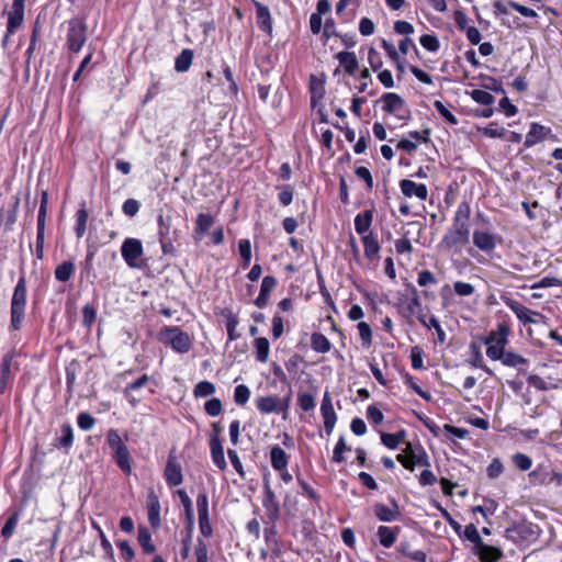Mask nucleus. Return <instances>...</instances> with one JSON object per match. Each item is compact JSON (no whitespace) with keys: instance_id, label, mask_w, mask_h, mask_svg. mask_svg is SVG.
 I'll list each match as a JSON object with an SVG mask.
<instances>
[{"instance_id":"393cba45","label":"nucleus","mask_w":562,"mask_h":562,"mask_svg":"<svg viewBox=\"0 0 562 562\" xmlns=\"http://www.w3.org/2000/svg\"><path fill=\"white\" fill-rule=\"evenodd\" d=\"M270 460L271 465L277 471H283L285 470L288 462H289V456L285 453V451L279 447L274 446L272 447L270 451Z\"/></svg>"},{"instance_id":"5fc2aeb1","label":"nucleus","mask_w":562,"mask_h":562,"mask_svg":"<svg viewBox=\"0 0 562 562\" xmlns=\"http://www.w3.org/2000/svg\"><path fill=\"white\" fill-rule=\"evenodd\" d=\"M198 515L200 517H209V498L206 493H200L196 497Z\"/></svg>"},{"instance_id":"2f4dec72","label":"nucleus","mask_w":562,"mask_h":562,"mask_svg":"<svg viewBox=\"0 0 562 562\" xmlns=\"http://www.w3.org/2000/svg\"><path fill=\"white\" fill-rule=\"evenodd\" d=\"M75 273V265L71 260L64 261L55 269V278L60 282H67Z\"/></svg>"},{"instance_id":"9d476101","label":"nucleus","mask_w":562,"mask_h":562,"mask_svg":"<svg viewBox=\"0 0 562 562\" xmlns=\"http://www.w3.org/2000/svg\"><path fill=\"white\" fill-rule=\"evenodd\" d=\"M290 397L284 403L278 396H259L256 398V407L261 414L280 413L288 409Z\"/></svg>"},{"instance_id":"052dcab7","label":"nucleus","mask_w":562,"mask_h":562,"mask_svg":"<svg viewBox=\"0 0 562 562\" xmlns=\"http://www.w3.org/2000/svg\"><path fill=\"white\" fill-rule=\"evenodd\" d=\"M18 520H19V514L18 513H14L12 516L9 517V519L7 520V522L4 524L2 530H1V535L4 537V538H10L13 533V530L18 524Z\"/></svg>"},{"instance_id":"39448f33","label":"nucleus","mask_w":562,"mask_h":562,"mask_svg":"<svg viewBox=\"0 0 562 562\" xmlns=\"http://www.w3.org/2000/svg\"><path fill=\"white\" fill-rule=\"evenodd\" d=\"M87 23L83 18H74L68 22L66 45L72 53L81 50L87 41Z\"/></svg>"},{"instance_id":"f03ea898","label":"nucleus","mask_w":562,"mask_h":562,"mask_svg":"<svg viewBox=\"0 0 562 562\" xmlns=\"http://www.w3.org/2000/svg\"><path fill=\"white\" fill-rule=\"evenodd\" d=\"M509 334L508 325L501 323L496 329L491 330L485 337L481 338L482 342L487 346L486 356L491 360L496 361L498 358H503Z\"/></svg>"},{"instance_id":"338daca9","label":"nucleus","mask_w":562,"mask_h":562,"mask_svg":"<svg viewBox=\"0 0 562 562\" xmlns=\"http://www.w3.org/2000/svg\"><path fill=\"white\" fill-rule=\"evenodd\" d=\"M411 362L412 367L415 370H420L424 368L423 363V351L419 347H414L411 352Z\"/></svg>"},{"instance_id":"6e6d98bb","label":"nucleus","mask_w":562,"mask_h":562,"mask_svg":"<svg viewBox=\"0 0 562 562\" xmlns=\"http://www.w3.org/2000/svg\"><path fill=\"white\" fill-rule=\"evenodd\" d=\"M350 448H348L346 446V442H345V439L344 437H340L338 442L336 443L335 448H334V452H333V461L336 462V463H341L345 461V458H344V452L346 450H349Z\"/></svg>"},{"instance_id":"f8f14e48","label":"nucleus","mask_w":562,"mask_h":562,"mask_svg":"<svg viewBox=\"0 0 562 562\" xmlns=\"http://www.w3.org/2000/svg\"><path fill=\"white\" fill-rule=\"evenodd\" d=\"M263 507L266 509L267 516L271 521H277L280 515V504L277 499L274 492L272 491L269 481L265 480L263 484Z\"/></svg>"},{"instance_id":"0eeeda50","label":"nucleus","mask_w":562,"mask_h":562,"mask_svg":"<svg viewBox=\"0 0 562 562\" xmlns=\"http://www.w3.org/2000/svg\"><path fill=\"white\" fill-rule=\"evenodd\" d=\"M26 0H13L11 10L8 12L7 32L2 38V47L5 49L9 45L10 36L16 32L24 20V7Z\"/></svg>"},{"instance_id":"e433bc0d","label":"nucleus","mask_w":562,"mask_h":562,"mask_svg":"<svg viewBox=\"0 0 562 562\" xmlns=\"http://www.w3.org/2000/svg\"><path fill=\"white\" fill-rule=\"evenodd\" d=\"M137 540H138L139 546L143 548V550L146 553H153L156 550V548L151 541V535L146 527L138 528Z\"/></svg>"},{"instance_id":"ddd939ff","label":"nucleus","mask_w":562,"mask_h":562,"mask_svg":"<svg viewBox=\"0 0 562 562\" xmlns=\"http://www.w3.org/2000/svg\"><path fill=\"white\" fill-rule=\"evenodd\" d=\"M321 414L324 418V428L327 435L333 432L335 424L337 422V416L331 403V398L328 392H325L322 404H321Z\"/></svg>"},{"instance_id":"58836bf2","label":"nucleus","mask_w":562,"mask_h":562,"mask_svg":"<svg viewBox=\"0 0 562 562\" xmlns=\"http://www.w3.org/2000/svg\"><path fill=\"white\" fill-rule=\"evenodd\" d=\"M406 432L405 430H401L396 434H381V441L384 446H386L390 449H395L398 443L404 439Z\"/></svg>"},{"instance_id":"7ed1b4c3","label":"nucleus","mask_w":562,"mask_h":562,"mask_svg":"<svg viewBox=\"0 0 562 562\" xmlns=\"http://www.w3.org/2000/svg\"><path fill=\"white\" fill-rule=\"evenodd\" d=\"M26 306V281L21 277L14 288L11 300V328L19 330L25 315Z\"/></svg>"},{"instance_id":"37998d69","label":"nucleus","mask_w":562,"mask_h":562,"mask_svg":"<svg viewBox=\"0 0 562 562\" xmlns=\"http://www.w3.org/2000/svg\"><path fill=\"white\" fill-rule=\"evenodd\" d=\"M527 380L530 385L535 386L539 391H548V390L558 387L557 384L548 383L547 381H544L541 376H539L537 374L528 375Z\"/></svg>"},{"instance_id":"6e6552de","label":"nucleus","mask_w":562,"mask_h":562,"mask_svg":"<svg viewBox=\"0 0 562 562\" xmlns=\"http://www.w3.org/2000/svg\"><path fill=\"white\" fill-rule=\"evenodd\" d=\"M48 193L42 191L41 204L37 216V234H36V257L37 259L43 258L44 239H45V218L47 214Z\"/></svg>"},{"instance_id":"c9c22d12","label":"nucleus","mask_w":562,"mask_h":562,"mask_svg":"<svg viewBox=\"0 0 562 562\" xmlns=\"http://www.w3.org/2000/svg\"><path fill=\"white\" fill-rule=\"evenodd\" d=\"M311 346L315 351L322 352V353L329 351L330 347H331L327 337L321 333L312 334Z\"/></svg>"},{"instance_id":"13d9d810","label":"nucleus","mask_w":562,"mask_h":562,"mask_svg":"<svg viewBox=\"0 0 562 562\" xmlns=\"http://www.w3.org/2000/svg\"><path fill=\"white\" fill-rule=\"evenodd\" d=\"M513 461L515 465L521 471H528L532 465L531 459L524 453L514 454Z\"/></svg>"},{"instance_id":"1a4fd4ad","label":"nucleus","mask_w":562,"mask_h":562,"mask_svg":"<svg viewBox=\"0 0 562 562\" xmlns=\"http://www.w3.org/2000/svg\"><path fill=\"white\" fill-rule=\"evenodd\" d=\"M121 252L131 268L138 267L136 260L143 255L142 241L136 238H126L122 244Z\"/></svg>"},{"instance_id":"ea45409f","label":"nucleus","mask_w":562,"mask_h":562,"mask_svg":"<svg viewBox=\"0 0 562 562\" xmlns=\"http://www.w3.org/2000/svg\"><path fill=\"white\" fill-rule=\"evenodd\" d=\"M61 436L58 438V445L63 448H69L74 441V432L70 424L61 426Z\"/></svg>"},{"instance_id":"8fccbe9b","label":"nucleus","mask_w":562,"mask_h":562,"mask_svg":"<svg viewBox=\"0 0 562 562\" xmlns=\"http://www.w3.org/2000/svg\"><path fill=\"white\" fill-rule=\"evenodd\" d=\"M357 328L359 330V335H360V338H361L363 345L366 347L371 346V344H372V331H371L370 325L368 323H366V322H360L357 325Z\"/></svg>"},{"instance_id":"dca6fc26","label":"nucleus","mask_w":562,"mask_h":562,"mask_svg":"<svg viewBox=\"0 0 562 562\" xmlns=\"http://www.w3.org/2000/svg\"><path fill=\"white\" fill-rule=\"evenodd\" d=\"M505 304L516 314L517 318L524 324L535 323L532 316L539 315L538 313L529 310L525 305L520 304L518 301L513 299H506Z\"/></svg>"},{"instance_id":"e2e57ef3","label":"nucleus","mask_w":562,"mask_h":562,"mask_svg":"<svg viewBox=\"0 0 562 562\" xmlns=\"http://www.w3.org/2000/svg\"><path fill=\"white\" fill-rule=\"evenodd\" d=\"M454 292L460 296H470L474 293V286L470 283L457 281L453 284Z\"/></svg>"},{"instance_id":"4d7b16f0","label":"nucleus","mask_w":562,"mask_h":562,"mask_svg":"<svg viewBox=\"0 0 562 562\" xmlns=\"http://www.w3.org/2000/svg\"><path fill=\"white\" fill-rule=\"evenodd\" d=\"M434 106L435 109L437 110V112L443 117L446 119L450 124H458V120L457 117L446 108V105L437 100L434 102Z\"/></svg>"},{"instance_id":"3c124183","label":"nucleus","mask_w":562,"mask_h":562,"mask_svg":"<svg viewBox=\"0 0 562 562\" xmlns=\"http://www.w3.org/2000/svg\"><path fill=\"white\" fill-rule=\"evenodd\" d=\"M238 250L244 260V266H248L251 260V244L249 239H240Z\"/></svg>"},{"instance_id":"72a5a7b5","label":"nucleus","mask_w":562,"mask_h":562,"mask_svg":"<svg viewBox=\"0 0 562 562\" xmlns=\"http://www.w3.org/2000/svg\"><path fill=\"white\" fill-rule=\"evenodd\" d=\"M254 346L257 360L262 363L267 362L270 350L269 340L266 337H258L255 339Z\"/></svg>"},{"instance_id":"bf43d9fd","label":"nucleus","mask_w":562,"mask_h":562,"mask_svg":"<svg viewBox=\"0 0 562 562\" xmlns=\"http://www.w3.org/2000/svg\"><path fill=\"white\" fill-rule=\"evenodd\" d=\"M508 5L510 9L515 10L516 12H518L519 14H521L525 18H536L537 16V12L533 9L525 7L518 2L508 1Z\"/></svg>"},{"instance_id":"6ab92c4d","label":"nucleus","mask_w":562,"mask_h":562,"mask_svg":"<svg viewBox=\"0 0 562 562\" xmlns=\"http://www.w3.org/2000/svg\"><path fill=\"white\" fill-rule=\"evenodd\" d=\"M373 510L378 519L385 522L394 521L401 514L398 505L394 499L392 501V507L378 503L374 505Z\"/></svg>"},{"instance_id":"473e14b6","label":"nucleus","mask_w":562,"mask_h":562,"mask_svg":"<svg viewBox=\"0 0 562 562\" xmlns=\"http://www.w3.org/2000/svg\"><path fill=\"white\" fill-rule=\"evenodd\" d=\"M498 360H501L504 366L512 368L526 366L529 362L528 359L510 350H505L503 358H498Z\"/></svg>"},{"instance_id":"aec40b11","label":"nucleus","mask_w":562,"mask_h":562,"mask_svg":"<svg viewBox=\"0 0 562 562\" xmlns=\"http://www.w3.org/2000/svg\"><path fill=\"white\" fill-rule=\"evenodd\" d=\"M277 279L272 276H266L262 279L260 292L257 299L255 300V304L259 308H263L269 302L270 292L276 288Z\"/></svg>"},{"instance_id":"4be33fe9","label":"nucleus","mask_w":562,"mask_h":562,"mask_svg":"<svg viewBox=\"0 0 562 562\" xmlns=\"http://www.w3.org/2000/svg\"><path fill=\"white\" fill-rule=\"evenodd\" d=\"M210 448H211L212 460L215 463V465L220 470H225L227 467V463H226V460L224 457L223 446L217 437L211 438Z\"/></svg>"},{"instance_id":"49530a36","label":"nucleus","mask_w":562,"mask_h":562,"mask_svg":"<svg viewBox=\"0 0 562 562\" xmlns=\"http://www.w3.org/2000/svg\"><path fill=\"white\" fill-rule=\"evenodd\" d=\"M471 98L483 105H491L494 102V97L490 92L481 89H474L471 92Z\"/></svg>"},{"instance_id":"0e129e2a","label":"nucleus","mask_w":562,"mask_h":562,"mask_svg":"<svg viewBox=\"0 0 562 562\" xmlns=\"http://www.w3.org/2000/svg\"><path fill=\"white\" fill-rule=\"evenodd\" d=\"M122 211L127 216H135L139 211V202L135 199H127L123 203Z\"/></svg>"},{"instance_id":"20e7f679","label":"nucleus","mask_w":562,"mask_h":562,"mask_svg":"<svg viewBox=\"0 0 562 562\" xmlns=\"http://www.w3.org/2000/svg\"><path fill=\"white\" fill-rule=\"evenodd\" d=\"M106 441L112 450V456L117 467L124 473L130 474L132 471L130 451L117 430L110 429L106 434Z\"/></svg>"},{"instance_id":"2eb2a0df","label":"nucleus","mask_w":562,"mask_h":562,"mask_svg":"<svg viewBox=\"0 0 562 562\" xmlns=\"http://www.w3.org/2000/svg\"><path fill=\"white\" fill-rule=\"evenodd\" d=\"M254 7L256 9V19L259 29L268 35H271L273 26L269 8L257 0H254Z\"/></svg>"},{"instance_id":"de8ad7c7","label":"nucleus","mask_w":562,"mask_h":562,"mask_svg":"<svg viewBox=\"0 0 562 562\" xmlns=\"http://www.w3.org/2000/svg\"><path fill=\"white\" fill-rule=\"evenodd\" d=\"M422 46L428 52H437L440 47L439 40L437 36L431 34H424L419 40Z\"/></svg>"},{"instance_id":"774afa93","label":"nucleus","mask_w":562,"mask_h":562,"mask_svg":"<svg viewBox=\"0 0 562 562\" xmlns=\"http://www.w3.org/2000/svg\"><path fill=\"white\" fill-rule=\"evenodd\" d=\"M504 467L498 459H494L487 467V476L490 479H496L503 473Z\"/></svg>"},{"instance_id":"a19ab883","label":"nucleus","mask_w":562,"mask_h":562,"mask_svg":"<svg viewBox=\"0 0 562 562\" xmlns=\"http://www.w3.org/2000/svg\"><path fill=\"white\" fill-rule=\"evenodd\" d=\"M215 392V386L213 383L209 381H201L199 382L193 390L195 397H206Z\"/></svg>"},{"instance_id":"c85d7f7f","label":"nucleus","mask_w":562,"mask_h":562,"mask_svg":"<svg viewBox=\"0 0 562 562\" xmlns=\"http://www.w3.org/2000/svg\"><path fill=\"white\" fill-rule=\"evenodd\" d=\"M336 58L349 75H353L356 72L358 68V59L355 53L339 52L336 55Z\"/></svg>"},{"instance_id":"5701e85b","label":"nucleus","mask_w":562,"mask_h":562,"mask_svg":"<svg viewBox=\"0 0 562 562\" xmlns=\"http://www.w3.org/2000/svg\"><path fill=\"white\" fill-rule=\"evenodd\" d=\"M475 553L482 562H497L503 557L501 549L484 542L475 550Z\"/></svg>"},{"instance_id":"79ce46f5","label":"nucleus","mask_w":562,"mask_h":562,"mask_svg":"<svg viewBox=\"0 0 562 562\" xmlns=\"http://www.w3.org/2000/svg\"><path fill=\"white\" fill-rule=\"evenodd\" d=\"M77 224L75 232L78 238H81L86 233V225L88 221V212L85 209H80L76 213Z\"/></svg>"},{"instance_id":"603ef678","label":"nucleus","mask_w":562,"mask_h":562,"mask_svg":"<svg viewBox=\"0 0 562 562\" xmlns=\"http://www.w3.org/2000/svg\"><path fill=\"white\" fill-rule=\"evenodd\" d=\"M204 409L212 417L218 416L223 409L221 400L216 397L209 400L204 405Z\"/></svg>"},{"instance_id":"09e8293b","label":"nucleus","mask_w":562,"mask_h":562,"mask_svg":"<svg viewBox=\"0 0 562 562\" xmlns=\"http://www.w3.org/2000/svg\"><path fill=\"white\" fill-rule=\"evenodd\" d=\"M464 537L475 546V550L483 543V540L473 524L465 527Z\"/></svg>"},{"instance_id":"b1692460","label":"nucleus","mask_w":562,"mask_h":562,"mask_svg":"<svg viewBox=\"0 0 562 562\" xmlns=\"http://www.w3.org/2000/svg\"><path fill=\"white\" fill-rule=\"evenodd\" d=\"M383 101V110L390 114L400 111L404 106V100L396 93H384L381 98Z\"/></svg>"},{"instance_id":"cd10ccee","label":"nucleus","mask_w":562,"mask_h":562,"mask_svg":"<svg viewBox=\"0 0 562 562\" xmlns=\"http://www.w3.org/2000/svg\"><path fill=\"white\" fill-rule=\"evenodd\" d=\"M544 136H546L544 126H542L538 123H532L529 132L526 135L524 145L526 148L532 147L537 143L541 142L544 138Z\"/></svg>"},{"instance_id":"412c9836","label":"nucleus","mask_w":562,"mask_h":562,"mask_svg":"<svg viewBox=\"0 0 562 562\" xmlns=\"http://www.w3.org/2000/svg\"><path fill=\"white\" fill-rule=\"evenodd\" d=\"M214 224V217L211 214L200 213L195 221V228L193 233V238L195 243H200L204 234L212 227Z\"/></svg>"},{"instance_id":"bb28decb","label":"nucleus","mask_w":562,"mask_h":562,"mask_svg":"<svg viewBox=\"0 0 562 562\" xmlns=\"http://www.w3.org/2000/svg\"><path fill=\"white\" fill-rule=\"evenodd\" d=\"M373 220V212L371 210H367L363 213H360L355 218V229L360 235L368 234Z\"/></svg>"},{"instance_id":"9b49d317","label":"nucleus","mask_w":562,"mask_h":562,"mask_svg":"<svg viewBox=\"0 0 562 562\" xmlns=\"http://www.w3.org/2000/svg\"><path fill=\"white\" fill-rule=\"evenodd\" d=\"M472 239L474 246L486 254L492 252L495 249L497 243L501 241V238L496 235L480 229H475L473 232Z\"/></svg>"},{"instance_id":"7c9ffc66","label":"nucleus","mask_w":562,"mask_h":562,"mask_svg":"<svg viewBox=\"0 0 562 562\" xmlns=\"http://www.w3.org/2000/svg\"><path fill=\"white\" fill-rule=\"evenodd\" d=\"M193 50L190 48H184L175 60V69L178 72H186L189 70L192 60H193Z\"/></svg>"},{"instance_id":"f3484780","label":"nucleus","mask_w":562,"mask_h":562,"mask_svg":"<svg viewBox=\"0 0 562 562\" xmlns=\"http://www.w3.org/2000/svg\"><path fill=\"white\" fill-rule=\"evenodd\" d=\"M400 187H401L402 193L405 196L411 198V196L415 195L422 201L426 200L428 196L427 187L423 183L417 184L412 180L403 179L400 182Z\"/></svg>"},{"instance_id":"680f3d73","label":"nucleus","mask_w":562,"mask_h":562,"mask_svg":"<svg viewBox=\"0 0 562 562\" xmlns=\"http://www.w3.org/2000/svg\"><path fill=\"white\" fill-rule=\"evenodd\" d=\"M77 423L82 430H90L94 426L95 419L89 413H80Z\"/></svg>"},{"instance_id":"f704fd0d","label":"nucleus","mask_w":562,"mask_h":562,"mask_svg":"<svg viewBox=\"0 0 562 562\" xmlns=\"http://www.w3.org/2000/svg\"><path fill=\"white\" fill-rule=\"evenodd\" d=\"M265 540L267 547L274 553H280L278 531L274 526L265 528Z\"/></svg>"},{"instance_id":"c756f323","label":"nucleus","mask_w":562,"mask_h":562,"mask_svg":"<svg viewBox=\"0 0 562 562\" xmlns=\"http://www.w3.org/2000/svg\"><path fill=\"white\" fill-rule=\"evenodd\" d=\"M148 521L154 528H158L160 526V504L158 497L154 493L149 495Z\"/></svg>"},{"instance_id":"4468645a","label":"nucleus","mask_w":562,"mask_h":562,"mask_svg":"<svg viewBox=\"0 0 562 562\" xmlns=\"http://www.w3.org/2000/svg\"><path fill=\"white\" fill-rule=\"evenodd\" d=\"M165 479L170 486H178L183 481L182 469L173 454H169L165 469Z\"/></svg>"},{"instance_id":"c03bdc74","label":"nucleus","mask_w":562,"mask_h":562,"mask_svg":"<svg viewBox=\"0 0 562 562\" xmlns=\"http://www.w3.org/2000/svg\"><path fill=\"white\" fill-rule=\"evenodd\" d=\"M250 397V390L245 384H239L234 391V401L237 405H245Z\"/></svg>"},{"instance_id":"a211bd4d","label":"nucleus","mask_w":562,"mask_h":562,"mask_svg":"<svg viewBox=\"0 0 562 562\" xmlns=\"http://www.w3.org/2000/svg\"><path fill=\"white\" fill-rule=\"evenodd\" d=\"M14 355L12 352H8L1 360L0 363V394H3L11 383L12 380V360Z\"/></svg>"},{"instance_id":"4c0bfd02","label":"nucleus","mask_w":562,"mask_h":562,"mask_svg":"<svg viewBox=\"0 0 562 562\" xmlns=\"http://www.w3.org/2000/svg\"><path fill=\"white\" fill-rule=\"evenodd\" d=\"M378 537L381 546H383L384 548L392 547L396 540V535L394 533V531L386 526L379 527Z\"/></svg>"},{"instance_id":"a878e982","label":"nucleus","mask_w":562,"mask_h":562,"mask_svg":"<svg viewBox=\"0 0 562 562\" xmlns=\"http://www.w3.org/2000/svg\"><path fill=\"white\" fill-rule=\"evenodd\" d=\"M361 239L364 247V256L370 260L375 259L380 251V245L376 237L372 233H368L363 235Z\"/></svg>"},{"instance_id":"423d86ee","label":"nucleus","mask_w":562,"mask_h":562,"mask_svg":"<svg viewBox=\"0 0 562 562\" xmlns=\"http://www.w3.org/2000/svg\"><path fill=\"white\" fill-rule=\"evenodd\" d=\"M159 336L160 341L170 345L177 352L184 353L191 349L189 335L179 327H165L160 330Z\"/></svg>"},{"instance_id":"f257e3e1","label":"nucleus","mask_w":562,"mask_h":562,"mask_svg":"<svg viewBox=\"0 0 562 562\" xmlns=\"http://www.w3.org/2000/svg\"><path fill=\"white\" fill-rule=\"evenodd\" d=\"M469 217L470 205L467 202H461L456 211L452 226L448 229L441 240V246L447 249H454L469 243Z\"/></svg>"},{"instance_id":"864d4df0","label":"nucleus","mask_w":562,"mask_h":562,"mask_svg":"<svg viewBox=\"0 0 562 562\" xmlns=\"http://www.w3.org/2000/svg\"><path fill=\"white\" fill-rule=\"evenodd\" d=\"M297 404L303 411L310 412L315 407V397L310 393H300Z\"/></svg>"},{"instance_id":"a18cd8bd","label":"nucleus","mask_w":562,"mask_h":562,"mask_svg":"<svg viewBox=\"0 0 562 562\" xmlns=\"http://www.w3.org/2000/svg\"><path fill=\"white\" fill-rule=\"evenodd\" d=\"M170 227H171V217L170 215L164 216L160 214L158 216V235L160 238L170 237Z\"/></svg>"},{"instance_id":"69168bd1","label":"nucleus","mask_w":562,"mask_h":562,"mask_svg":"<svg viewBox=\"0 0 562 562\" xmlns=\"http://www.w3.org/2000/svg\"><path fill=\"white\" fill-rule=\"evenodd\" d=\"M422 308V303L418 296V292L416 288L412 286V297L408 302L407 310L409 314L414 315L417 314L418 311Z\"/></svg>"}]
</instances>
